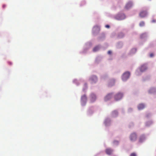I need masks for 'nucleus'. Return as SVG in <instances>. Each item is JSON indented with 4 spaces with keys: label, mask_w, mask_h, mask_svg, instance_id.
Here are the masks:
<instances>
[{
    "label": "nucleus",
    "mask_w": 156,
    "mask_h": 156,
    "mask_svg": "<svg viewBox=\"0 0 156 156\" xmlns=\"http://www.w3.org/2000/svg\"><path fill=\"white\" fill-rule=\"evenodd\" d=\"M129 139L130 140L132 141L133 142L136 141L137 138V135L135 133H132L130 135Z\"/></svg>",
    "instance_id": "nucleus-1"
},
{
    "label": "nucleus",
    "mask_w": 156,
    "mask_h": 156,
    "mask_svg": "<svg viewBox=\"0 0 156 156\" xmlns=\"http://www.w3.org/2000/svg\"><path fill=\"white\" fill-rule=\"evenodd\" d=\"M100 49L99 46H95L93 49V51L96 52L98 51Z\"/></svg>",
    "instance_id": "nucleus-14"
},
{
    "label": "nucleus",
    "mask_w": 156,
    "mask_h": 156,
    "mask_svg": "<svg viewBox=\"0 0 156 156\" xmlns=\"http://www.w3.org/2000/svg\"><path fill=\"white\" fill-rule=\"evenodd\" d=\"M130 75V73L126 72L125 73L122 75V78L123 81L126 80L129 77Z\"/></svg>",
    "instance_id": "nucleus-3"
},
{
    "label": "nucleus",
    "mask_w": 156,
    "mask_h": 156,
    "mask_svg": "<svg viewBox=\"0 0 156 156\" xmlns=\"http://www.w3.org/2000/svg\"><path fill=\"white\" fill-rule=\"evenodd\" d=\"M154 56V54L153 53H151L150 54V56L151 57H152Z\"/></svg>",
    "instance_id": "nucleus-22"
},
{
    "label": "nucleus",
    "mask_w": 156,
    "mask_h": 156,
    "mask_svg": "<svg viewBox=\"0 0 156 156\" xmlns=\"http://www.w3.org/2000/svg\"><path fill=\"white\" fill-rule=\"evenodd\" d=\"M116 17L118 20H122L125 19V16L124 14L118 15L116 16Z\"/></svg>",
    "instance_id": "nucleus-5"
},
{
    "label": "nucleus",
    "mask_w": 156,
    "mask_h": 156,
    "mask_svg": "<svg viewBox=\"0 0 156 156\" xmlns=\"http://www.w3.org/2000/svg\"><path fill=\"white\" fill-rule=\"evenodd\" d=\"M155 22V20H152V22L154 23Z\"/></svg>",
    "instance_id": "nucleus-24"
},
{
    "label": "nucleus",
    "mask_w": 156,
    "mask_h": 156,
    "mask_svg": "<svg viewBox=\"0 0 156 156\" xmlns=\"http://www.w3.org/2000/svg\"><path fill=\"white\" fill-rule=\"evenodd\" d=\"M109 86H112V85H110V84H109Z\"/></svg>",
    "instance_id": "nucleus-26"
},
{
    "label": "nucleus",
    "mask_w": 156,
    "mask_h": 156,
    "mask_svg": "<svg viewBox=\"0 0 156 156\" xmlns=\"http://www.w3.org/2000/svg\"><path fill=\"white\" fill-rule=\"evenodd\" d=\"M8 63L10 65H11L12 64V63L10 62H8Z\"/></svg>",
    "instance_id": "nucleus-23"
},
{
    "label": "nucleus",
    "mask_w": 156,
    "mask_h": 156,
    "mask_svg": "<svg viewBox=\"0 0 156 156\" xmlns=\"http://www.w3.org/2000/svg\"><path fill=\"white\" fill-rule=\"evenodd\" d=\"M133 6L132 3L131 2H128L125 6V8L128 9L131 7Z\"/></svg>",
    "instance_id": "nucleus-9"
},
{
    "label": "nucleus",
    "mask_w": 156,
    "mask_h": 156,
    "mask_svg": "<svg viewBox=\"0 0 156 156\" xmlns=\"http://www.w3.org/2000/svg\"><path fill=\"white\" fill-rule=\"evenodd\" d=\"M147 69L146 65H142L140 68V70L141 72H143L146 70Z\"/></svg>",
    "instance_id": "nucleus-8"
},
{
    "label": "nucleus",
    "mask_w": 156,
    "mask_h": 156,
    "mask_svg": "<svg viewBox=\"0 0 156 156\" xmlns=\"http://www.w3.org/2000/svg\"><path fill=\"white\" fill-rule=\"evenodd\" d=\"M91 97L92 99V101H94L96 98L95 95L94 94H92L91 95Z\"/></svg>",
    "instance_id": "nucleus-15"
},
{
    "label": "nucleus",
    "mask_w": 156,
    "mask_h": 156,
    "mask_svg": "<svg viewBox=\"0 0 156 156\" xmlns=\"http://www.w3.org/2000/svg\"><path fill=\"white\" fill-rule=\"evenodd\" d=\"M113 83H114V82H113Z\"/></svg>",
    "instance_id": "nucleus-27"
},
{
    "label": "nucleus",
    "mask_w": 156,
    "mask_h": 156,
    "mask_svg": "<svg viewBox=\"0 0 156 156\" xmlns=\"http://www.w3.org/2000/svg\"><path fill=\"white\" fill-rule=\"evenodd\" d=\"M108 54H111V53H112V51H109L108 52Z\"/></svg>",
    "instance_id": "nucleus-20"
},
{
    "label": "nucleus",
    "mask_w": 156,
    "mask_h": 156,
    "mask_svg": "<svg viewBox=\"0 0 156 156\" xmlns=\"http://www.w3.org/2000/svg\"><path fill=\"white\" fill-rule=\"evenodd\" d=\"M113 150L110 148H107L105 150V152L107 154L110 155L111 154Z\"/></svg>",
    "instance_id": "nucleus-12"
},
{
    "label": "nucleus",
    "mask_w": 156,
    "mask_h": 156,
    "mask_svg": "<svg viewBox=\"0 0 156 156\" xmlns=\"http://www.w3.org/2000/svg\"><path fill=\"white\" fill-rule=\"evenodd\" d=\"M5 5H3V8H5Z\"/></svg>",
    "instance_id": "nucleus-25"
},
{
    "label": "nucleus",
    "mask_w": 156,
    "mask_h": 156,
    "mask_svg": "<svg viewBox=\"0 0 156 156\" xmlns=\"http://www.w3.org/2000/svg\"><path fill=\"white\" fill-rule=\"evenodd\" d=\"M112 93H110L108 94L105 97V100L106 101L111 99L112 97Z\"/></svg>",
    "instance_id": "nucleus-10"
},
{
    "label": "nucleus",
    "mask_w": 156,
    "mask_h": 156,
    "mask_svg": "<svg viewBox=\"0 0 156 156\" xmlns=\"http://www.w3.org/2000/svg\"><path fill=\"white\" fill-rule=\"evenodd\" d=\"M145 107V105L143 104H139L137 108L139 110H141L144 108Z\"/></svg>",
    "instance_id": "nucleus-11"
},
{
    "label": "nucleus",
    "mask_w": 156,
    "mask_h": 156,
    "mask_svg": "<svg viewBox=\"0 0 156 156\" xmlns=\"http://www.w3.org/2000/svg\"><path fill=\"white\" fill-rule=\"evenodd\" d=\"M105 27L106 28H108L110 27V26L108 25H106Z\"/></svg>",
    "instance_id": "nucleus-21"
},
{
    "label": "nucleus",
    "mask_w": 156,
    "mask_h": 156,
    "mask_svg": "<svg viewBox=\"0 0 156 156\" xmlns=\"http://www.w3.org/2000/svg\"><path fill=\"white\" fill-rule=\"evenodd\" d=\"M147 15V10H142L140 11L139 16L141 18L146 17Z\"/></svg>",
    "instance_id": "nucleus-2"
},
{
    "label": "nucleus",
    "mask_w": 156,
    "mask_h": 156,
    "mask_svg": "<svg viewBox=\"0 0 156 156\" xmlns=\"http://www.w3.org/2000/svg\"><path fill=\"white\" fill-rule=\"evenodd\" d=\"M113 113L114 114H117L118 113V112H117V111H115L114 112H113Z\"/></svg>",
    "instance_id": "nucleus-18"
},
{
    "label": "nucleus",
    "mask_w": 156,
    "mask_h": 156,
    "mask_svg": "<svg viewBox=\"0 0 156 156\" xmlns=\"http://www.w3.org/2000/svg\"><path fill=\"white\" fill-rule=\"evenodd\" d=\"M130 156H136V155L135 153H133L130 154Z\"/></svg>",
    "instance_id": "nucleus-17"
},
{
    "label": "nucleus",
    "mask_w": 156,
    "mask_h": 156,
    "mask_svg": "<svg viewBox=\"0 0 156 156\" xmlns=\"http://www.w3.org/2000/svg\"><path fill=\"white\" fill-rule=\"evenodd\" d=\"M87 100V97L85 95H84L81 97V100L83 102H85Z\"/></svg>",
    "instance_id": "nucleus-13"
},
{
    "label": "nucleus",
    "mask_w": 156,
    "mask_h": 156,
    "mask_svg": "<svg viewBox=\"0 0 156 156\" xmlns=\"http://www.w3.org/2000/svg\"><path fill=\"white\" fill-rule=\"evenodd\" d=\"M145 137L144 135H141L139 138V142L141 143L143 142L145 140Z\"/></svg>",
    "instance_id": "nucleus-7"
},
{
    "label": "nucleus",
    "mask_w": 156,
    "mask_h": 156,
    "mask_svg": "<svg viewBox=\"0 0 156 156\" xmlns=\"http://www.w3.org/2000/svg\"><path fill=\"white\" fill-rule=\"evenodd\" d=\"M144 25L145 23L143 21L140 22L139 23V26L141 27H142L144 26Z\"/></svg>",
    "instance_id": "nucleus-16"
},
{
    "label": "nucleus",
    "mask_w": 156,
    "mask_h": 156,
    "mask_svg": "<svg viewBox=\"0 0 156 156\" xmlns=\"http://www.w3.org/2000/svg\"><path fill=\"white\" fill-rule=\"evenodd\" d=\"M90 80L92 83H95L97 81V77L95 76H93L91 77Z\"/></svg>",
    "instance_id": "nucleus-6"
},
{
    "label": "nucleus",
    "mask_w": 156,
    "mask_h": 156,
    "mask_svg": "<svg viewBox=\"0 0 156 156\" xmlns=\"http://www.w3.org/2000/svg\"><path fill=\"white\" fill-rule=\"evenodd\" d=\"M96 28H97L99 30V27L98 26H95V27L94 28V29H95Z\"/></svg>",
    "instance_id": "nucleus-19"
},
{
    "label": "nucleus",
    "mask_w": 156,
    "mask_h": 156,
    "mask_svg": "<svg viewBox=\"0 0 156 156\" xmlns=\"http://www.w3.org/2000/svg\"><path fill=\"white\" fill-rule=\"evenodd\" d=\"M123 97L122 93H119L115 94L114 96V99L116 101L120 100Z\"/></svg>",
    "instance_id": "nucleus-4"
}]
</instances>
